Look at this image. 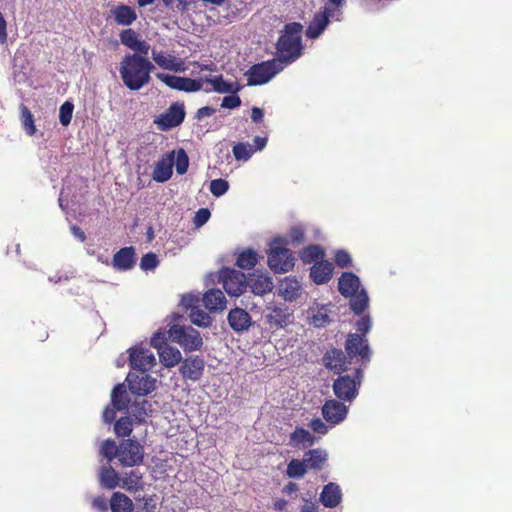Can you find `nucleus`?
Returning a JSON list of instances; mask_svg holds the SVG:
<instances>
[{"instance_id": "8fccbe9b", "label": "nucleus", "mask_w": 512, "mask_h": 512, "mask_svg": "<svg viewBox=\"0 0 512 512\" xmlns=\"http://www.w3.org/2000/svg\"><path fill=\"white\" fill-rule=\"evenodd\" d=\"M174 165L176 167V172L179 175H183L187 172L189 167V158L184 149H179L177 151L176 157L174 156Z\"/></svg>"}, {"instance_id": "5701e85b", "label": "nucleus", "mask_w": 512, "mask_h": 512, "mask_svg": "<svg viewBox=\"0 0 512 512\" xmlns=\"http://www.w3.org/2000/svg\"><path fill=\"white\" fill-rule=\"evenodd\" d=\"M342 496L340 486L334 482H329L324 485L319 495V501L326 508H335L341 503Z\"/></svg>"}, {"instance_id": "a19ab883", "label": "nucleus", "mask_w": 512, "mask_h": 512, "mask_svg": "<svg viewBox=\"0 0 512 512\" xmlns=\"http://www.w3.org/2000/svg\"><path fill=\"white\" fill-rule=\"evenodd\" d=\"M305 463L310 469H320L327 460V453L322 449H312L304 455Z\"/></svg>"}, {"instance_id": "393cba45", "label": "nucleus", "mask_w": 512, "mask_h": 512, "mask_svg": "<svg viewBox=\"0 0 512 512\" xmlns=\"http://www.w3.org/2000/svg\"><path fill=\"white\" fill-rule=\"evenodd\" d=\"M279 295L285 301H295L302 292V285L294 276H288L282 279L278 287Z\"/></svg>"}, {"instance_id": "09e8293b", "label": "nucleus", "mask_w": 512, "mask_h": 512, "mask_svg": "<svg viewBox=\"0 0 512 512\" xmlns=\"http://www.w3.org/2000/svg\"><path fill=\"white\" fill-rule=\"evenodd\" d=\"M20 110H21V121H22V125H23L24 130L26 131V133L29 136L34 135L35 132H36V128H35V125H34V119H33L32 113L23 104L20 106Z\"/></svg>"}, {"instance_id": "dca6fc26", "label": "nucleus", "mask_w": 512, "mask_h": 512, "mask_svg": "<svg viewBox=\"0 0 512 512\" xmlns=\"http://www.w3.org/2000/svg\"><path fill=\"white\" fill-rule=\"evenodd\" d=\"M347 358L348 356L341 349L330 348L324 353L322 364L335 374H341L349 370L351 361Z\"/></svg>"}, {"instance_id": "cd10ccee", "label": "nucleus", "mask_w": 512, "mask_h": 512, "mask_svg": "<svg viewBox=\"0 0 512 512\" xmlns=\"http://www.w3.org/2000/svg\"><path fill=\"white\" fill-rule=\"evenodd\" d=\"M333 266L327 261L316 262L310 268V277L317 285L326 284L332 277Z\"/></svg>"}, {"instance_id": "a18cd8bd", "label": "nucleus", "mask_w": 512, "mask_h": 512, "mask_svg": "<svg viewBox=\"0 0 512 512\" xmlns=\"http://www.w3.org/2000/svg\"><path fill=\"white\" fill-rule=\"evenodd\" d=\"M307 464L305 460L293 459L288 463L286 474L289 478H301L307 472Z\"/></svg>"}, {"instance_id": "f03ea898", "label": "nucleus", "mask_w": 512, "mask_h": 512, "mask_svg": "<svg viewBox=\"0 0 512 512\" xmlns=\"http://www.w3.org/2000/svg\"><path fill=\"white\" fill-rule=\"evenodd\" d=\"M302 24L291 22L284 26L276 43L274 58L283 68L295 62L302 56L303 44L301 33Z\"/></svg>"}, {"instance_id": "9b49d317", "label": "nucleus", "mask_w": 512, "mask_h": 512, "mask_svg": "<svg viewBox=\"0 0 512 512\" xmlns=\"http://www.w3.org/2000/svg\"><path fill=\"white\" fill-rule=\"evenodd\" d=\"M219 282L230 296L238 297L247 288V277L239 270L223 268L219 273Z\"/></svg>"}, {"instance_id": "2eb2a0df", "label": "nucleus", "mask_w": 512, "mask_h": 512, "mask_svg": "<svg viewBox=\"0 0 512 512\" xmlns=\"http://www.w3.org/2000/svg\"><path fill=\"white\" fill-rule=\"evenodd\" d=\"M156 364L152 351L143 347H133L129 350V365L132 370L147 372Z\"/></svg>"}, {"instance_id": "6ab92c4d", "label": "nucleus", "mask_w": 512, "mask_h": 512, "mask_svg": "<svg viewBox=\"0 0 512 512\" xmlns=\"http://www.w3.org/2000/svg\"><path fill=\"white\" fill-rule=\"evenodd\" d=\"M231 329L236 333H243L249 330L252 325L250 314L242 308L231 309L227 316Z\"/></svg>"}, {"instance_id": "774afa93", "label": "nucleus", "mask_w": 512, "mask_h": 512, "mask_svg": "<svg viewBox=\"0 0 512 512\" xmlns=\"http://www.w3.org/2000/svg\"><path fill=\"white\" fill-rule=\"evenodd\" d=\"M92 506L98 511L105 512L108 509L107 499L104 496H98L93 500Z\"/></svg>"}, {"instance_id": "338daca9", "label": "nucleus", "mask_w": 512, "mask_h": 512, "mask_svg": "<svg viewBox=\"0 0 512 512\" xmlns=\"http://www.w3.org/2000/svg\"><path fill=\"white\" fill-rule=\"evenodd\" d=\"M116 411L117 409L114 408L112 405L107 406L102 414L103 421L107 424L112 423L115 420L116 417Z\"/></svg>"}, {"instance_id": "603ef678", "label": "nucleus", "mask_w": 512, "mask_h": 512, "mask_svg": "<svg viewBox=\"0 0 512 512\" xmlns=\"http://www.w3.org/2000/svg\"><path fill=\"white\" fill-rule=\"evenodd\" d=\"M324 256L323 250L317 245H310L307 247L302 255V258L305 262H319L318 260L322 259Z\"/></svg>"}, {"instance_id": "bb28decb", "label": "nucleus", "mask_w": 512, "mask_h": 512, "mask_svg": "<svg viewBox=\"0 0 512 512\" xmlns=\"http://www.w3.org/2000/svg\"><path fill=\"white\" fill-rule=\"evenodd\" d=\"M265 320L272 329L284 328L290 322L287 308L275 306L265 314Z\"/></svg>"}, {"instance_id": "864d4df0", "label": "nucleus", "mask_w": 512, "mask_h": 512, "mask_svg": "<svg viewBox=\"0 0 512 512\" xmlns=\"http://www.w3.org/2000/svg\"><path fill=\"white\" fill-rule=\"evenodd\" d=\"M359 316L360 318L356 321L355 327L359 335H364V337H366V334L372 328V319L371 316L369 314H365V312Z\"/></svg>"}, {"instance_id": "e433bc0d", "label": "nucleus", "mask_w": 512, "mask_h": 512, "mask_svg": "<svg viewBox=\"0 0 512 512\" xmlns=\"http://www.w3.org/2000/svg\"><path fill=\"white\" fill-rule=\"evenodd\" d=\"M112 14L114 16V20L118 25L129 26L131 25L137 18V15L130 6L128 5H118L112 10Z\"/></svg>"}, {"instance_id": "6e6d98bb", "label": "nucleus", "mask_w": 512, "mask_h": 512, "mask_svg": "<svg viewBox=\"0 0 512 512\" xmlns=\"http://www.w3.org/2000/svg\"><path fill=\"white\" fill-rule=\"evenodd\" d=\"M159 264L158 257L155 253L149 252L142 256L140 268L143 271H153Z\"/></svg>"}, {"instance_id": "473e14b6", "label": "nucleus", "mask_w": 512, "mask_h": 512, "mask_svg": "<svg viewBox=\"0 0 512 512\" xmlns=\"http://www.w3.org/2000/svg\"><path fill=\"white\" fill-rule=\"evenodd\" d=\"M202 84L209 83L212 85L213 90L217 93H237L240 91L241 87L232 82H227L224 80L222 75L216 76H205L202 77Z\"/></svg>"}, {"instance_id": "bf43d9fd", "label": "nucleus", "mask_w": 512, "mask_h": 512, "mask_svg": "<svg viewBox=\"0 0 512 512\" xmlns=\"http://www.w3.org/2000/svg\"><path fill=\"white\" fill-rule=\"evenodd\" d=\"M150 344L152 347L157 349V352L160 351L162 347L168 346L166 334L161 331L155 332L151 337Z\"/></svg>"}, {"instance_id": "72a5a7b5", "label": "nucleus", "mask_w": 512, "mask_h": 512, "mask_svg": "<svg viewBox=\"0 0 512 512\" xmlns=\"http://www.w3.org/2000/svg\"><path fill=\"white\" fill-rule=\"evenodd\" d=\"M153 411L152 403L146 399L135 400L131 403L128 410L131 417L138 423L145 422L146 418L151 415Z\"/></svg>"}, {"instance_id": "79ce46f5", "label": "nucleus", "mask_w": 512, "mask_h": 512, "mask_svg": "<svg viewBox=\"0 0 512 512\" xmlns=\"http://www.w3.org/2000/svg\"><path fill=\"white\" fill-rule=\"evenodd\" d=\"M257 262V253L252 249H246L238 255L236 265L241 269H252Z\"/></svg>"}, {"instance_id": "ea45409f", "label": "nucleus", "mask_w": 512, "mask_h": 512, "mask_svg": "<svg viewBox=\"0 0 512 512\" xmlns=\"http://www.w3.org/2000/svg\"><path fill=\"white\" fill-rule=\"evenodd\" d=\"M315 443V437L306 429L297 427L290 435V444L299 447L312 446Z\"/></svg>"}, {"instance_id": "052dcab7", "label": "nucleus", "mask_w": 512, "mask_h": 512, "mask_svg": "<svg viewBox=\"0 0 512 512\" xmlns=\"http://www.w3.org/2000/svg\"><path fill=\"white\" fill-rule=\"evenodd\" d=\"M211 217V212L208 208H200L194 217V225L196 227H201L208 222Z\"/></svg>"}, {"instance_id": "ddd939ff", "label": "nucleus", "mask_w": 512, "mask_h": 512, "mask_svg": "<svg viewBox=\"0 0 512 512\" xmlns=\"http://www.w3.org/2000/svg\"><path fill=\"white\" fill-rule=\"evenodd\" d=\"M343 402L336 399H328L321 408L324 420L332 427L341 424L348 415L349 407Z\"/></svg>"}, {"instance_id": "20e7f679", "label": "nucleus", "mask_w": 512, "mask_h": 512, "mask_svg": "<svg viewBox=\"0 0 512 512\" xmlns=\"http://www.w3.org/2000/svg\"><path fill=\"white\" fill-rule=\"evenodd\" d=\"M182 315L173 314L169 322L168 338L178 344L185 352L201 350L203 339L198 330L190 325L181 324Z\"/></svg>"}, {"instance_id": "c9c22d12", "label": "nucleus", "mask_w": 512, "mask_h": 512, "mask_svg": "<svg viewBox=\"0 0 512 512\" xmlns=\"http://www.w3.org/2000/svg\"><path fill=\"white\" fill-rule=\"evenodd\" d=\"M327 18L322 15L319 11L314 14L313 19L309 23L306 29V36L309 39L319 38L329 25Z\"/></svg>"}, {"instance_id": "c03bdc74", "label": "nucleus", "mask_w": 512, "mask_h": 512, "mask_svg": "<svg viewBox=\"0 0 512 512\" xmlns=\"http://www.w3.org/2000/svg\"><path fill=\"white\" fill-rule=\"evenodd\" d=\"M189 318L194 325L201 328L209 327L213 321L212 317L199 307L190 311Z\"/></svg>"}, {"instance_id": "58836bf2", "label": "nucleus", "mask_w": 512, "mask_h": 512, "mask_svg": "<svg viewBox=\"0 0 512 512\" xmlns=\"http://www.w3.org/2000/svg\"><path fill=\"white\" fill-rule=\"evenodd\" d=\"M158 355L160 362L166 368H172L182 361V354L179 349L170 345L162 347V349L158 351Z\"/></svg>"}, {"instance_id": "0eeeda50", "label": "nucleus", "mask_w": 512, "mask_h": 512, "mask_svg": "<svg viewBox=\"0 0 512 512\" xmlns=\"http://www.w3.org/2000/svg\"><path fill=\"white\" fill-rule=\"evenodd\" d=\"M283 70L284 68L274 58L254 64L245 73L247 85L258 86L266 84Z\"/></svg>"}, {"instance_id": "7c9ffc66", "label": "nucleus", "mask_w": 512, "mask_h": 512, "mask_svg": "<svg viewBox=\"0 0 512 512\" xmlns=\"http://www.w3.org/2000/svg\"><path fill=\"white\" fill-rule=\"evenodd\" d=\"M99 483L108 490H113L121 485V476L110 465H104L99 470Z\"/></svg>"}, {"instance_id": "7ed1b4c3", "label": "nucleus", "mask_w": 512, "mask_h": 512, "mask_svg": "<svg viewBox=\"0 0 512 512\" xmlns=\"http://www.w3.org/2000/svg\"><path fill=\"white\" fill-rule=\"evenodd\" d=\"M339 293L349 299V309L355 315H362L370 305L367 290L362 286L360 278L353 272H343L338 279Z\"/></svg>"}, {"instance_id": "f257e3e1", "label": "nucleus", "mask_w": 512, "mask_h": 512, "mask_svg": "<svg viewBox=\"0 0 512 512\" xmlns=\"http://www.w3.org/2000/svg\"><path fill=\"white\" fill-rule=\"evenodd\" d=\"M154 68V64L143 55L127 54L120 63L119 72L124 85L138 91L150 82Z\"/></svg>"}, {"instance_id": "f3484780", "label": "nucleus", "mask_w": 512, "mask_h": 512, "mask_svg": "<svg viewBox=\"0 0 512 512\" xmlns=\"http://www.w3.org/2000/svg\"><path fill=\"white\" fill-rule=\"evenodd\" d=\"M204 368L205 362L203 358L199 356L188 357L181 361L179 372L183 378L196 382L201 379Z\"/></svg>"}, {"instance_id": "aec40b11", "label": "nucleus", "mask_w": 512, "mask_h": 512, "mask_svg": "<svg viewBox=\"0 0 512 512\" xmlns=\"http://www.w3.org/2000/svg\"><path fill=\"white\" fill-rule=\"evenodd\" d=\"M307 315L309 323L316 328L327 326L331 322L329 305L313 302L308 310Z\"/></svg>"}, {"instance_id": "49530a36", "label": "nucleus", "mask_w": 512, "mask_h": 512, "mask_svg": "<svg viewBox=\"0 0 512 512\" xmlns=\"http://www.w3.org/2000/svg\"><path fill=\"white\" fill-rule=\"evenodd\" d=\"M119 445L112 439L105 440L100 447V454L107 459L108 462L114 458L118 459Z\"/></svg>"}, {"instance_id": "4468645a", "label": "nucleus", "mask_w": 512, "mask_h": 512, "mask_svg": "<svg viewBox=\"0 0 512 512\" xmlns=\"http://www.w3.org/2000/svg\"><path fill=\"white\" fill-rule=\"evenodd\" d=\"M156 77L169 88L184 92H197L202 89V79H192L162 72L156 73Z\"/></svg>"}, {"instance_id": "2f4dec72", "label": "nucleus", "mask_w": 512, "mask_h": 512, "mask_svg": "<svg viewBox=\"0 0 512 512\" xmlns=\"http://www.w3.org/2000/svg\"><path fill=\"white\" fill-rule=\"evenodd\" d=\"M128 492H137L144 489L143 473L139 470H131L121 476V485Z\"/></svg>"}, {"instance_id": "a878e982", "label": "nucleus", "mask_w": 512, "mask_h": 512, "mask_svg": "<svg viewBox=\"0 0 512 512\" xmlns=\"http://www.w3.org/2000/svg\"><path fill=\"white\" fill-rule=\"evenodd\" d=\"M113 267L119 271H127L135 265V249L132 246L117 251L112 261Z\"/></svg>"}, {"instance_id": "4be33fe9", "label": "nucleus", "mask_w": 512, "mask_h": 512, "mask_svg": "<svg viewBox=\"0 0 512 512\" xmlns=\"http://www.w3.org/2000/svg\"><path fill=\"white\" fill-rule=\"evenodd\" d=\"M152 59L162 69L173 72H184L185 63L182 59L162 51L152 50Z\"/></svg>"}, {"instance_id": "4d7b16f0", "label": "nucleus", "mask_w": 512, "mask_h": 512, "mask_svg": "<svg viewBox=\"0 0 512 512\" xmlns=\"http://www.w3.org/2000/svg\"><path fill=\"white\" fill-rule=\"evenodd\" d=\"M310 429L319 435H326L332 426H330L326 421L324 422L320 418H313L309 423Z\"/></svg>"}, {"instance_id": "5fc2aeb1", "label": "nucleus", "mask_w": 512, "mask_h": 512, "mask_svg": "<svg viewBox=\"0 0 512 512\" xmlns=\"http://www.w3.org/2000/svg\"><path fill=\"white\" fill-rule=\"evenodd\" d=\"M229 189V183L225 179H214L210 182V192L215 197L223 196Z\"/></svg>"}, {"instance_id": "39448f33", "label": "nucleus", "mask_w": 512, "mask_h": 512, "mask_svg": "<svg viewBox=\"0 0 512 512\" xmlns=\"http://www.w3.org/2000/svg\"><path fill=\"white\" fill-rule=\"evenodd\" d=\"M363 378L361 367L356 368L353 375H339L332 384L334 395L343 402L352 403L359 394Z\"/></svg>"}, {"instance_id": "680f3d73", "label": "nucleus", "mask_w": 512, "mask_h": 512, "mask_svg": "<svg viewBox=\"0 0 512 512\" xmlns=\"http://www.w3.org/2000/svg\"><path fill=\"white\" fill-rule=\"evenodd\" d=\"M232 95L225 96L222 99L221 107L226 109H235L241 105V99L237 93H231Z\"/></svg>"}, {"instance_id": "c756f323", "label": "nucleus", "mask_w": 512, "mask_h": 512, "mask_svg": "<svg viewBox=\"0 0 512 512\" xmlns=\"http://www.w3.org/2000/svg\"><path fill=\"white\" fill-rule=\"evenodd\" d=\"M205 308L210 312L222 311L226 307V298L219 289H210L203 296Z\"/></svg>"}, {"instance_id": "423d86ee", "label": "nucleus", "mask_w": 512, "mask_h": 512, "mask_svg": "<svg viewBox=\"0 0 512 512\" xmlns=\"http://www.w3.org/2000/svg\"><path fill=\"white\" fill-rule=\"evenodd\" d=\"M288 241L282 237H277L270 243V252L268 255V266L275 273H286L294 266L295 258L292 252L284 247Z\"/></svg>"}, {"instance_id": "9d476101", "label": "nucleus", "mask_w": 512, "mask_h": 512, "mask_svg": "<svg viewBox=\"0 0 512 512\" xmlns=\"http://www.w3.org/2000/svg\"><path fill=\"white\" fill-rule=\"evenodd\" d=\"M125 381L130 393L140 397L149 395L157 387V379L143 371H130Z\"/></svg>"}, {"instance_id": "b1692460", "label": "nucleus", "mask_w": 512, "mask_h": 512, "mask_svg": "<svg viewBox=\"0 0 512 512\" xmlns=\"http://www.w3.org/2000/svg\"><path fill=\"white\" fill-rule=\"evenodd\" d=\"M250 287L251 292L255 295L262 296L273 289V282L268 274L253 273L247 278V287Z\"/></svg>"}, {"instance_id": "37998d69", "label": "nucleus", "mask_w": 512, "mask_h": 512, "mask_svg": "<svg viewBox=\"0 0 512 512\" xmlns=\"http://www.w3.org/2000/svg\"><path fill=\"white\" fill-rule=\"evenodd\" d=\"M234 158L237 161H248L254 154V146L249 143L239 142L233 146L232 149Z\"/></svg>"}, {"instance_id": "13d9d810", "label": "nucleus", "mask_w": 512, "mask_h": 512, "mask_svg": "<svg viewBox=\"0 0 512 512\" xmlns=\"http://www.w3.org/2000/svg\"><path fill=\"white\" fill-rule=\"evenodd\" d=\"M335 263L340 268H348L352 266V258L348 251L340 249L335 252Z\"/></svg>"}, {"instance_id": "de8ad7c7", "label": "nucleus", "mask_w": 512, "mask_h": 512, "mask_svg": "<svg viewBox=\"0 0 512 512\" xmlns=\"http://www.w3.org/2000/svg\"><path fill=\"white\" fill-rule=\"evenodd\" d=\"M132 430V420L129 416L121 417L114 424V432L118 437L129 436Z\"/></svg>"}, {"instance_id": "69168bd1", "label": "nucleus", "mask_w": 512, "mask_h": 512, "mask_svg": "<svg viewBox=\"0 0 512 512\" xmlns=\"http://www.w3.org/2000/svg\"><path fill=\"white\" fill-rule=\"evenodd\" d=\"M199 299L193 295H185L181 299V306L187 310L192 311V309L198 308Z\"/></svg>"}, {"instance_id": "1a4fd4ad", "label": "nucleus", "mask_w": 512, "mask_h": 512, "mask_svg": "<svg viewBox=\"0 0 512 512\" xmlns=\"http://www.w3.org/2000/svg\"><path fill=\"white\" fill-rule=\"evenodd\" d=\"M144 455V447L135 439H124L119 444L118 461L124 467L142 464Z\"/></svg>"}, {"instance_id": "6e6552de", "label": "nucleus", "mask_w": 512, "mask_h": 512, "mask_svg": "<svg viewBox=\"0 0 512 512\" xmlns=\"http://www.w3.org/2000/svg\"><path fill=\"white\" fill-rule=\"evenodd\" d=\"M345 351L350 361L356 358L363 366L371 361L372 350L367 337H364V335L348 334L345 341Z\"/></svg>"}, {"instance_id": "3c124183", "label": "nucleus", "mask_w": 512, "mask_h": 512, "mask_svg": "<svg viewBox=\"0 0 512 512\" xmlns=\"http://www.w3.org/2000/svg\"><path fill=\"white\" fill-rule=\"evenodd\" d=\"M74 105L70 101L64 102L59 108V121L63 126H68L72 119Z\"/></svg>"}, {"instance_id": "e2e57ef3", "label": "nucleus", "mask_w": 512, "mask_h": 512, "mask_svg": "<svg viewBox=\"0 0 512 512\" xmlns=\"http://www.w3.org/2000/svg\"><path fill=\"white\" fill-rule=\"evenodd\" d=\"M290 242L299 245L304 241V231L301 226H294L289 233Z\"/></svg>"}, {"instance_id": "4c0bfd02", "label": "nucleus", "mask_w": 512, "mask_h": 512, "mask_svg": "<svg viewBox=\"0 0 512 512\" xmlns=\"http://www.w3.org/2000/svg\"><path fill=\"white\" fill-rule=\"evenodd\" d=\"M111 512H133L134 504L132 500L121 492H114L110 499Z\"/></svg>"}, {"instance_id": "f8f14e48", "label": "nucleus", "mask_w": 512, "mask_h": 512, "mask_svg": "<svg viewBox=\"0 0 512 512\" xmlns=\"http://www.w3.org/2000/svg\"><path fill=\"white\" fill-rule=\"evenodd\" d=\"M186 116L185 106L182 102L172 103L168 109L160 114L154 121L162 131H168L183 123Z\"/></svg>"}, {"instance_id": "f704fd0d", "label": "nucleus", "mask_w": 512, "mask_h": 512, "mask_svg": "<svg viewBox=\"0 0 512 512\" xmlns=\"http://www.w3.org/2000/svg\"><path fill=\"white\" fill-rule=\"evenodd\" d=\"M344 5L345 0H327L319 12L324 15L329 22L331 20L340 22L343 19Z\"/></svg>"}, {"instance_id": "c85d7f7f", "label": "nucleus", "mask_w": 512, "mask_h": 512, "mask_svg": "<svg viewBox=\"0 0 512 512\" xmlns=\"http://www.w3.org/2000/svg\"><path fill=\"white\" fill-rule=\"evenodd\" d=\"M130 398L124 383L117 384L111 392V405L117 411H128L130 408Z\"/></svg>"}, {"instance_id": "a211bd4d", "label": "nucleus", "mask_w": 512, "mask_h": 512, "mask_svg": "<svg viewBox=\"0 0 512 512\" xmlns=\"http://www.w3.org/2000/svg\"><path fill=\"white\" fill-rule=\"evenodd\" d=\"M174 166V151L162 156L155 164L152 178L158 183L168 181L173 174Z\"/></svg>"}, {"instance_id": "0e129e2a", "label": "nucleus", "mask_w": 512, "mask_h": 512, "mask_svg": "<svg viewBox=\"0 0 512 512\" xmlns=\"http://www.w3.org/2000/svg\"><path fill=\"white\" fill-rule=\"evenodd\" d=\"M135 500L136 501L142 500L144 502L143 503V510L145 512H154L156 507H157V503H156L154 495H152V496H144L142 498L135 497Z\"/></svg>"}, {"instance_id": "412c9836", "label": "nucleus", "mask_w": 512, "mask_h": 512, "mask_svg": "<svg viewBox=\"0 0 512 512\" xmlns=\"http://www.w3.org/2000/svg\"><path fill=\"white\" fill-rule=\"evenodd\" d=\"M121 43L134 51V54L147 55L150 50V45L139 39V35L133 29H125L120 33Z\"/></svg>"}]
</instances>
